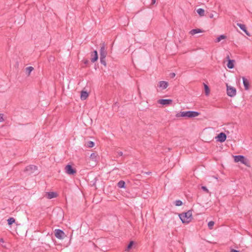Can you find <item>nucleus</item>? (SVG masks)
<instances>
[{"label": "nucleus", "instance_id": "35", "mask_svg": "<svg viewBox=\"0 0 252 252\" xmlns=\"http://www.w3.org/2000/svg\"><path fill=\"white\" fill-rule=\"evenodd\" d=\"M209 17L211 19L212 18H214V14H212V13H211L210 15H209Z\"/></svg>", "mask_w": 252, "mask_h": 252}, {"label": "nucleus", "instance_id": "18", "mask_svg": "<svg viewBox=\"0 0 252 252\" xmlns=\"http://www.w3.org/2000/svg\"><path fill=\"white\" fill-rule=\"evenodd\" d=\"M90 158L92 160L96 161L98 159L99 157L97 154L93 153L91 154Z\"/></svg>", "mask_w": 252, "mask_h": 252}, {"label": "nucleus", "instance_id": "9", "mask_svg": "<svg viewBox=\"0 0 252 252\" xmlns=\"http://www.w3.org/2000/svg\"><path fill=\"white\" fill-rule=\"evenodd\" d=\"M217 141L220 142H224L226 139V136L225 133L221 132L218 134L217 137Z\"/></svg>", "mask_w": 252, "mask_h": 252}, {"label": "nucleus", "instance_id": "4", "mask_svg": "<svg viewBox=\"0 0 252 252\" xmlns=\"http://www.w3.org/2000/svg\"><path fill=\"white\" fill-rule=\"evenodd\" d=\"M65 171L68 175H73L76 173V171L73 168L71 165L68 164L65 167Z\"/></svg>", "mask_w": 252, "mask_h": 252}, {"label": "nucleus", "instance_id": "3", "mask_svg": "<svg viewBox=\"0 0 252 252\" xmlns=\"http://www.w3.org/2000/svg\"><path fill=\"white\" fill-rule=\"evenodd\" d=\"M227 94L230 97H234L236 94V90L235 88L230 86L226 85Z\"/></svg>", "mask_w": 252, "mask_h": 252}, {"label": "nucleus", "instance_id": "20", "mask_svg": "<svg viewBox=\"0 0 252 252\" xmlns=\"http://www.w3.org/2000/svg\"><path fill=\"white\" fill-rule=\"evenodd\" d=\"M33 70V67L32 66H29L26 68V73L29 76L31 72Z\"/></svg>", "mask_w": 252, "mask_h": 252}, {"label": "nucleus", "instance_id": "6", "mask_svg": "<svg viewBox=\"0 0 252 252\" xmlns=\"http://www.w3.org/2000/svg\"><path fill=\"white\" fill-rule=\"evenodd\" d=\"M158 102L163 105H167L172 103V100L170 99H161L158 100Z\"/></svg>", "mask_w": 252, "mask_h": 252}, {"label": "nucleus", "instance_id": "17", "mask_svg": "<svg viewBox=\"0 0 252 252\" xmlns=\"http://www.w3.org/2000/svg\"><path fill=\"white\" fill-rule=\"evenodd\" d=\"M202 31L201 30L199 29H193V30H191L190 32H189V34L192 35H194L195 34H196V33H201L202 32Z\"/></svg>", "mask_w": 252, "mask_h": 252}, {"label": "nucleus", "instance_id": "22", "mask_svg": "<svg viewBox=\"0 0 252 252\" xmlns=\"http://www.w3.org/2000/svg\"><path fill=\"white\" fill-rule=\"evenodd\" d=\"M197 12L200 16H203L204 15L205 11L202 8H198L197 10Z\"/></svg>", "mask_w": 252, "mask_h": 252}, {"label": "nucleus", "instance_id": "15", "mask_svg": "<svg viewBox=\"0 0 252 252\" xmlns=\"http://www.w3.org/2000/svg\"><path fill=\"white\" fill-rule=\"evenodd\" d=\"M47 198L48 199H52L53 198H55L57 196V193L55 192H47L46 193Z\"/></svg>", "mask_w": 252, "mask_h": 252}, {"label": "nucleus", "instance_id": "39", "mask_svg": "<svg viewBox=\"0 0 252 252\" xmlns=\"http://www.w3.org/2000/svg\"><path fill=\"white\" fill-rule=\"evenodd\" d=\"M156 3V0H152V4H154Z\"/></svg>", "mask_w": 252, "mask_h": 252}, {"label": "nucleus", "instance_id": "21", "mask_svg": "<svg viewBox=\"0 0 252 252\" xmlns=\"http://www.w3.org/2000/svg\"><path fill=\"white\" fill-rule=\"evenodd\" d=\"M118 187L120 188H125V182L124 181H120L118 183Z\"/></svg>", "mask_w": 252, "mask_h": 252}, {"label": "nucleus", "instance_id": "34", "mask_svg": "<svg viewBox=\"0 0 252 252\" xmlns=\"http://www.w3.org/2000/svg\"><path fill=\"white\" fill-rule=\"evenodd\" d=\"M117 153H118V155L119 156H120V157L123 156V152H121V151L120 152H118Z\"/></svg>", "mask_w": 252, "mask_h": 252}, {"label": "nucleus", "instance_id": "5", "mask_svg": "<svg viewBox=\"0 0 252 252\" xmlns=\"http://www.w3.org/2000/svg\"><path fill=\"white\" fill-rule=\"evenodd\" d=\"M55 235L56 238L59 239H63L64 237L65 234L63 230L57 229L55 230Z\"/></svg>", "mask_w": 252, "mask_h": 252}, {"label": "nucleus", "instance_id": "13", "mask_svg": "<svg viewBox=\"0 0 252 252\" xmlns=\"http://www.w3.org/2000/svg\"><path fill=\"white\" fill-rule=\"evenodd\" d=\"M237 25L243 31H244L245 33L250 36V33L249 32L247 31V29H246V27L245 26V25L244 24H240V23H237Z\"/></svg>", "mask_w": 252, "mask_h": 252}, {"label": "nucleus", "instance_id": "8", "mask_svg": "<svg viewBox=\"0 0 252 252\" xmlns=\"http://www.w3.org/2000/svg\"><path fill=\"white\" fill-rule=\"evenodd\" d=\"M37 170V166L34 165H30L29 166H27L25 168V171L27 172H29V173H33Z\"/></svg>", "mask_w": 252, "mask_h": 252}, {"label": "nucleus", "instance_id": "30", "mask_svg": "<svg viewBox=\"0 0 252 252\" xmlns=\"http://www.w3.org/2000/svg\"><path fill=\"white\" fill-rule=\"evenodd\" d=\"M182 204H183V203H182V201H181L180 200H176L175 202V204L177 206H181L182 205Z\"/></svg>", "mask_w": 252, "mask_h": 252}, {"label": "nucleus", "instance_id": "29", "mask_svg": "<svg viewBox=\"0 0 252 252\" xmlns=\"http://www.w3.org/2000/svg\"><path fill=\"white\" fill-rule=\"evenodd\" d=\"M214 222L213 221H210L208 222V227L210 229H212V228H213V226H214Z\"/></svg>", "mask_w": 252, "mask_h": 252}, {"label": "nucleus", "instance_id": "27", "mask_svg": "<svg viewBox=\"0 0 252 252\" xmlns=\"http://www.w3.org/2000/svg\"><path fill=\"white\" fill-rule=\"evenodd\" d=\"M7 221H8V224L9 225H11L12 223H13L14 222H15V220L13 218H10L8 219Z\"/></svg>", "mask_w": 252, "mask_h": 252}, {"label": "nucleus", "instance_id": "12", "mask_svg": "<svg viewBox=\"0 0 252 252\" xmlns=\"http://www.w3.org/2000/svg\"><path fill=\"white\" fill-rule=\"evenodd\" d=\"M92 58L91 59L92 63H94L98 59L97 52L96 50L94 51L91 55Z\"/></svg>", "mask_w": 252, "mask_h": 252}, {"label": "nucleus", "instance_id": "37", "mask_svg": "<svg viewBox=\"0 0 252 252\" xmlns=\"http://www.w3.org/2000/svg\"><path fill=\"white\" fill-rule=\"evenodd\" d=\"M4 242V241L3 239L0 238V243H3Z\"/></svg>", "mask_w": 252, "mask_h": 252}, {"label": "nucleus", "instance_id": "36", "mask_svg": "<svg viewBox=\"0 0 252 252\" xmlns=\"http://www.w3.org/2000/svg\"><path fill=\"white\" fill-rule=\"evenodd\" d=\"M230 252H239V251H237V250H236L234 249H232Z\"/></svg>", "mask_w": 252, "mask_h": 252}, {"label": "nucleus", "instance_id": "2", "mask_svg": "<svg viewBox=\"0 0 252 252\" xmlns=\"http://www.w3.org/2000/svg\"><path fill=\"white\" fill-rule=\"evenodd\" d=\"M179 217L183 223H188L192 219V211L189 210L186 213H182L179 215Z\"/></svg>", "mask_w": 252, "mask_h": 252}, {"label": "nucleus", "instance_id": "7", "mask_svg": "<svg viewBox=\"0 0 252 252\" xmlns=\"http://www.w3.org/2000/svg\"><path fill=\"white\" fill-rule=\"evenodd\" d=\"M107 56V52L105 49V44L103 43L100 50V58H105Z\"/></svg>", "mask_w": 252, "mask_h": 252}, {"label": "nucleus", "instance_id": "11", "mask_svg": "<svg viewBox=\"0 0 252 252\" xmlns=\"http://www.w3.org/2000/svg\"><path fill=\"white\" fill-rule=\"evenodd\" d=\"M168 86V83L166 81H161L159 82L158 86L159 88H161L162 90L165 89L167 88Z\"/></svg>", "mask_w": 252, "mask_h": 252}, {"label": "nucleus", "instance_id": "31", "mask_svg": "<svg viewBox=\"0 0 252 252\" xmlns=\"http://www.w3.org/2000/svg\"><path fill=\"white\" fill-rule=\"evenodd\" d=\"M100 61L101 64H103L105 66H106L105 58H100Z\"/></svg>", "mask_w": 252, "mask_h": 252}, {"label": "nucleus", "instance_id": "23", "mask_svg": "<svg viewBox=\"0 0 252 252\" xmlns=\"http://www.w3.org/2000/svg\"><path fill=\"white\" fill-rule=\"evenodd\" d=\"M204 89H205V94L206 95H208L210 94V89L209 87L206 85L204 84Z\"/></svg>", "mask_w": 252, "mask_h": 252}, {"label": "nucleus", "instance_id": "38", "mask_svg": "<svg viewBox=\"0 0 252 252\" xmlns=\"http://www.w3.org/2000/svg\"><path fill=\"white\" fill-rule=\"evenodd\" d=\"M175 76V73H172L171 74V77H174Z\"/></svg>", "mask_w": 252, "mask_h": 252}, {"label": "nucleus", "instance_id": "1", "mask_svg": "<svg viewBox=\"0 0 252 252\" xmlns=\"http://www.w3.org/2000/svg\"><path fill=\"white\" fill-rule=\"evenodd\" d=\"M199 113L196 111H183L177 113L176 115V117H187V118H194L198 116Z\"/></svg>", "mask_w": 252, "mask_h": 252}, {"label": "nucleus", "instance_id": "28", "mask_svg": "<svg viewBox=\"0 0 252 252\" xmlns=\"http://www.w3.org/2000/svg\"><path fill=\"white\" fill-rule=\"evenodd\" d=\"M133 245V242L130 241L129 244L128 245L126 249V251H128L132 248Z\"/></svg>", "mask_w": 252, "mask_h": 252}, {"label": "nucleus", "instance_id": "25", "mask_svg": "<svg viewBox=\"0 0 252 252\" xmlns=\"http://www.w3.org/2000/svg\"><path fill=\"white\" fill-rule=\"evenodd\" d=\"M94 142L91 141H88L86 143V146L89 148H92L94 146Z\"/></svg>", "mask_w": 252, "mask_h": 252}, {"label": "nucleus", "instance_id": "19", "mask_svg": "<svg viewBox=\"0 0 252 252\" xmlns=\"http://www.w3.org/2000/svg\"><path fill=\"white\" fill-rule=\"evenodd\" d=\"M244 159V156L241 155L235 156L234 157V160L235 162L240 161L241 162L242 160Z\"/></svg>", "mask_w": 252, "mask_h": 252}, {"label": "nucleus", "instance_id": "16", "mask_svg": "<svg viewBox=\"0 0 252 252\" xmlns=\"http://www.w3.org/2000/svg\"><path fill=\"white\" fill-rule=\"evenodd\" d=\"M89 96L88 93L86 91H82L81 93L80 98L81 100H85Z\"/></svg>", "mask_w": 252, "mask_h": 252}, {"label": "nucleus", "instance_id": "14", "mask_svg": "<svg viewBox=\"0 0 252 252\" xmlns=\"http://www.w3.org/2000/svg\"><path fill=\"white\" fill-rule=\"evenodd\" d=\"M243 84L245 87V89L246 90H248L249 89V81L245 78V77H242Z\"/></svg>", "mask_w": 252, "mask_h": 252}, {"label": "nucleus", "instance_id": "33", "mask_svg": "<svg viewBox=\"0 0 252 252\" xmlns=\"http://www.w3.org/2000/svg\"><path fill=\"white\" fill-rule=\"evenodd\" d=\"M3 121V114H0V122H2Z\"/></svg>", "mask_w": 252, "mask_h": 252}, {"label": "nucleus", "instance_id": "10", "mask_svg": "<svg viewBox=\"0 0 252 252\" xmlns=\"http://www.w3.org/2000/svg\"><path fill=\"white\" fill-rule=\"evenodd\" d=\"M226 59L228 60V63H227V67L228 68H229V69H232V68H234V61L233 60H230L229 59V55H227Z\"/></svg>", "mask_w": 252, "mask_h": 252}, {"label": "nucleus", "instance_id": "26", "mask_svg": "<svg viewBox=\"0 0 252 252\" xmlns=\"http://www.w3.org/2000/svg\"><path fill=\"white\" fill-rule=\"evenodd\" d=\"M241 163L247 166H249V160L244 157V159L242 160Z\"/></svg>", "mask_w": 252, "mask_h": 252}, {"label": "nucleus", "instance_id": "32", "mask_svg": "<svg viewBox=\"0 0 252 252\" xmlns=\"http://www.w3.org/2000/svg\"><path fill=\"white\" fill-rule=\"evenodd\" d=\"M201 189L205 191H206V192L208 193L209 192V190L207 189V188L205 187V186H202L201 187Z\"/></svg>", "mask_w": 252, "mask_h": 252}, {"label": "nucleus", "instance_id": "24", "mask_svg": "<svg viewBox=\"0 0 252 252\" xmlns=\"http://www.w3.org/2000/svg\"><path fill=\"white\" fill-rule=\"evenodd\" d=\"M225 38H226V36H225L224 35H220V36H219L217 38V39L216 40V42H219L221 41V40L224 39Z\"/></svg>", "mask_w": 252, "mask_h": 252}]
</instances>
